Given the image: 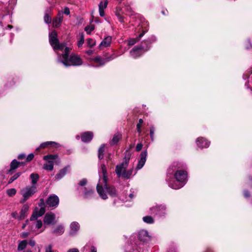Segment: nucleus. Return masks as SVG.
<instances>
[{"label": "nucleus", "instance_id": "obj_18", "mask_svg": "<svg viewBox=\"0 0 252 252\" xmlns=\"http://www.w3.org/2000/svg\"><path fill=\"white\" fill-rule=\"evenodd\" d=\"M55 219V215L52 213H47L44 218V222L46 224H51L53 223Z\"/></svg>", "mask_w": 252, "mask_h": 252}, {"label": "nucleus", "instance_id": "obj_53", "mask_svg": "<svg viewBox=\"0 0 252 252\" xmlns=\"http://www.w3.org/2000/svg\"><path fill=\"white\" fill-rule=\"evenodd\" d=\"M23 198L20 200V203L21 204H23L27 200L29 199L28 198H27V197L25 196H22Z\"/></svg>", "mask_w": 252, "mask_h": 252}, {"label": "nucleus", "instance_id": "obj_2", "mask_svg": "<svg viewBox=\"0 0 252 252\" xmlns=\"http://www.w3.org/2000/svg\"><path fill=\"white\" fill-rule=\"evenodd\" d=\"M99 179L97 184L96 190L100 197L103 199H106L108 197L104 192L103 187L106 190L108 193L112 197H116L118 195L117 191L113 186H108L107 172L106 165L104 164L101 165V170L99 171Z\"/></svg>", "mask_w": 252, "mask_h": 252}, {"label": "nucleus", "instance_id": "obj_17", "mask_svg": "<svg viewBox=\"0 0 252 252\" xmlns=\"http://www.w3.org/2000/svg\"><path fill=\"white\" fill-rule=\"evenodd\" d=\"M197 146L200 148H208L210 142L203 137H199L196 140Z\"/></svg>", "mask_w": 252, "mask_h": 252}, {"label": "nucleus", "instance_id": "obj_54", "mask_svg": "<svg viewBox=\"0 0 252 252\" xmlns=\"http://www.w3.org/2000/svg\"><path fill=\"white\" fill-rule=\"evenodd\" d=\"M56 18H58L59 19L63 20V12L59 11Z\"/></svg>", "mask_w": 252, "mask_h": 252}, {"label": "nucleus", "instance_id": "obj_14", "mask_svg": "<svg viewBox=\"0 0 252 252\" xmlns=\"http://www.w3.org/2000/svg\"><path fill=\"white\" fill-rule=\"evenodd\" d=\"M45 212L44 207H41L39 210L35 209L33 211L32 215L30 218L31 221L36 220L38 218L42 216Z\"/></svg>", "mask_w": 252, "mask_h": 252}, {"label": "nucleus", "instance_id": "obj_32", "mask_svg": "<svg viewBox=\"0 0 252 252\" xmlns=\"http://www.w3.org/2000/svg\"><path fill=\"white\" fill-rule=\"evenodd\" d=\"M142 219L144 222L148 223V224H152L154 222V220L151 216H145Z\"/></svg>", "mask_w": 252, "mask_h": 252}, {"label": "nucleus", "instance_id": "obj_36", "mask_svg": "<svg viewBox=\"0 0 252 252\" xmlns=\"http://www.w3.org/2000/svg\"><path fill=\"white\" fill-rule=\"evenodd\" d=\"M108 1L105 0L104 2L101 1L99 4V9L104 10L107 6Z\"/></svg>", "mask_w": 252, "mask_h": 252}, {"label": "nucleus", "instance_id": "obj_13", "mask_svg": "<svg viewBox=\"0 0 252 252\" xmlns=\"http://www.w3.org/2000/svg\"><path fill=\"white\" fill-rule=\"evenodd\" d=\"M147 156V151H144L141 152L140 154V158L138 160V162L136 168V170H138L141 169L144 165L146 161V158Z\"/></svg>", "mask_w": 252, "mask_h": 252}, {"label": "nucleus", "instance_id": "obj_7", "mask_svg": "<svg viewBox=\"0 0 252 252\" xmlns=\"http://www.w3.org/2000/svg\"><path fill=\"white\" fill-rule=\"evenodd\" d=\"M49 40L51 46L55 50H63L65 46L64 43H60L59 42L57 33L56 31H53L49 34Z\"/></svg>", "mask_w": 252, "mask_h": 252}, {"label": "nucleus", "instance_id": "obj_62", "mask_svg": "<svg viewBox=\"0 0 252 252\" xmlns=\"http://www.w3.org/2000/svg\"><path fill=\"white\" fill-rule=\"evenodd\" d=\"M44 204V199H40V203H39V206L40 207H43Z\"/></svg>", "mask_w": 252, "mask_h": 252}, {"label": "nucleus", "instance_id": "obj_57", "mask_svg": "<svg viewBox=\"0 0 252 252\" xmlns=\"http://www.w3.org/2000/svg\"><path fill=\"white\" fill-rule=\"evenodd\" d=\"M119 21L121 23L125 22V17L121 15L118 17Z\"/></svg>", "mask_w": 252, "mask_h": 252}, {"label": "nucleus", "instance_id": "obj_26", "mask_svg": "<svg viewBox=\"0 0 252 252\" xmlns=\"http://www.w3.org/2000/svg\"><path fill=\"white\" fill-rule=\"evenodd\" d=\"M19 162L16 159H14L12 161L10 164V168L8 170V173H10L12 170H15L19 166Z\"/></svg>", "mask_w": 252, "mask_h": 252}, {"label": "nucleus", "instance_id": "obj_61", "mask_svg": "<svg viewBox=\"0 0 252 252\" xmlns=\"http://www.w3.org/2000/svg\"><path fill=\"white\" fill-rule=\"evenodd\" d=\"M99 13L101 17H103L105 15L104 10L99 9Z\"/></svg>", "mask_w": 252, "mask_h": 252}, {"label": "nucleus", "instance_id": "obj_12", "mask_svg": "<svg viewBox=\"0 0 252 252\" xmlns=\"http://www.w3.org/2000/svg\"><path fill=\"white\" fill-rule=\"evenodd\" d=\"M46 203L49 207L55 208L59 205V198L55 194L50 195L46 200Z\"/></svg>", "mask_w": 252, "mask_h": 252}, {"label": "nucleus", "instance_id": "obj_8", "mask_svg": "<svg viewBox=\"0 0 252 252\" xmlns=\"http://www.w3.org/2000/svg\"><path fill=\"white\" fill-rule=\"evenodd\" d=\"M139 28L137 29V31L139 32H141L139 34V35L136 38H130L128 40V45L129 46H132L137 42L144 35V34L148 31V28L147 27V23H142L140 26H139Z\"/></svg>", "mask_w": 252, "mask_h": 252}, {"label": "nucleus", "instance_id": "obj_42", "mask_svg": "<svg viewBox=\"0 0 252 252\" xmlns=\"http://www.w3.org/2000/svg\"><path fill=\"white\" fill-rule=\"evenodd\" d=\"M87 43L88 46H89L90 47H93L95 44V42L94 41L93 39H92L91 38H88L87 39Z\"/></svg>", "mask_w": 252, "mask_h": 252}, {"label": "nucleus", "instance_id": "obj_22", "mask_svg": "<svg viewBox=\"0 0 252 252\" xmlns=\"http://www.w3.org/2000/svg\"><path fill=\"white\" fill-rule=\"evenodd\" d=\"M68 167H65L61 169L59 173L55 176L56 179L59 180L63 178L67 172Z\"/></svg>", "mask_w": 252, "mask_h": 252}, {"label": "nucleus", "instance_id": "obj_50", "mask_svg": "<svg viewBox=\"0 0 252 252\" xmlns=\"http://www.w3.org/2000/svg\"><path fill=\"white\" fill-rule=\"evenodd\" d=\"M143 147V145L141 143H138L136 146V151L137 152L140 151Z\"/></svg>", "mask_w": 252, "mask_h": 252}, {"label": "nucleus", "instance_id": "obj_23", "mask_svg": "<svg viewBox=\"0 0 252 252\" xmlns=\"http://www.w3.org/2000/svg\"><path fill=\"white\" fill-rule=\"evenodd\" d=\"M49 146L57 147L60 146V144L53 141H47L41 143L40 145V148L44 149Z\"/></svg>", "mask_w": 252, "mask_h": 252}, {"label": "nucleus", "instance_id": "obj_1", "mask_svg": "<svg viewBox=\"0 0 252 252\" xmlns=\"http://www.w3.org/2000/svg\"><path fill=\"white\" fill-rule=\"evenodd\" d=\"M183 167V164L175 162L168 168L166 181L170 188L178 189L184 187L186 184L187 172L185 170L180 169Z\"/></svg>", "mask_w": 252, "mask_h": 252}, {"label": "nucleus", "instance_id": "obj_11", "mask_svg": "<svg viewBox=\"0 0 252 252\" xmlns=\"http://www.w3.org/2000/svg\"><path fill=\"white\" fill-rule=\"evenodd\" d=\"M37 191V187L27 186L23 188L20 192L22 196H25L29 199Z\"/></svg>", "mask_w": 252, "mask_h": 252}, {"label": "nucleus", "instance_id": "obj_63", "mask_svg": "<svg viewBox=\"0 0 252 252\" xmlns=\"http://www.w3.org/2000/svg\"><path fill=\"white\" fill-rule=\"evenodd\" d=\"M29 235V233L28 232H23L21 234V236L22 238H26Z\"/></svg>", "mask_w": 252, "mask_h": 252}, {"label": "nucleus", "instance_id": "obj_5", "mask_svg": "<svg viewBox=\"0 0 252 252\" xmlns=\"http://www.w3.org/2000/svg\"><path fill=\"white\" fill-rule=\"evenodd\" d=\"M156 41V37L151 36L148 40L142 43L140 46L133 48L130 52V56L134 59L139 57L144 53L147 51L150 48V45Z\"/></svg>", "mask_w": 252, "mask_h": 252}, {"label": "nucleus", "instance_id": "obj_9", "mask_svg": "<svg viewBox=\"0 0 252 252\" xmlns=\"http://www.w3.org/2000/svg\"><path fill=\"white\" fill-rule=\"evenodd\" d=\"M151 213L158 217H165L166 213V207L164 205H156L150 208Z\"/></svg>", "mask_w": 252, "mask_h": 252}, {"label": "nucleus", "instance_id": "obj_51", "mask_svg": "<svg viewBox=\"0 0 252 252\" xmlns=\"http://www.w3.org/2000/svg\"><path fill=\"white\" fill-rule=\"evenodd\" d=\"M63 14H64L66 15H68L70 14V10H69V9L66 7H65V8L64 9V11L63 12Z\"/></svg>", "mask_w": 252, "mask_h": 252}, {"label": "nucleus", "instance_id": "obj_21", "mask_svg": "<svg viewBox=\"0 0 252 252\" xmlns=\"http://www.w3.org/2000/svg\"><path fill=\"white\" fill-rule=\"evenodd\" d=\"M29 209V206L28 204H24L21 210L20 215V218L22 220H24L25 218L27 217L28 215V212Z\"/></svg>", "mask_w": 252, "mask_h": 252}, {"label": "nucleus", "instance_id": "obj_6", "mask_svg": "<svg viewBox=\"0 0 252 252\" xmlns=\"http://www.w3.org/2000/svg\"><path fill=\"white\" fill-rule=\"evenodd\" d=\"M58 63H62L65 66H79L82 64V59L77 55H71L67 60H62L61 57H58Z\"/></svg>", "mask_w": 252, "mask_h": 252}, {"label": "nucleus", "instance_id": "obj_30", "mask_svg": "<svg viewBox=\"0 0 252 252\" xmlns=\"http://www.w3.org/2000/svg\"><path fill=\"white\" fill-rule=\"evenodd\" d=\"M69 48L67 47H66L64 49V53L62 55H59L58 57L61 56L62 60H67L68 57H69Z\"/></svg>", "mask_w": 252, "mask_h": 252}, {"label": "nucleus", "instance_id": "obj_4", "mask_svg": "<svg viewBox=\"0 0 252 252\" xmlns=\"http://www.w3.org/2000/svg\"><path fill=\"white\" fill-rule=\"evenodd\" d=\"M130 155L126 156L123 161L116 166L115 172L118 178L122 177L126 179H129L135 175L136 172L133 174L134 168L132 167L127 170L129 159Z\"/></svg>", "mask_w": 252, "mask_h": 252}, {"label": "nucleus", "instance_id": "obj_16", "mask_svg": "<svg viewBox=\"0 0 252 252\" xmlns=\"http://www.w3.org/2000/svg\"><path fill=\"white\" fill-rule=\"evenodd\" d=\"M78 189H80L82 191V195L84 198L86 199L91 198L94 194V191L93 190L87 189L85 187L81 188H78Z\"/></svg>", "mask_w": 252, "mask_h": 252}, {"label": "nucleus", "instance_id": "obj_20", "mask_svg": "<svg viewBox=\"0 0 252 252\" xmlns=\"http://www.w3.org/2000/svg\"><path fill=\"white\" fill-rule=\"evenodd\" d=\"M112 41V37L110 36L106 37L99 44V47L100 49L103 47H107L110 45Z\"/></svg>", "mask_w": 252, "mask_h": 252}, {"label": "nucleus", "instance_id": "obj_24", "mask_svg": "<svg viewBox=\"0 0 252 252\" xmlns=\"http://www.w3.org/2000/svg\"><path fill=\"white\" fill-rule=\"evenodd\" d=\"M30 178L31 179V186L37 187L36 184L39 179V175L37 173H32L30 175Z\"/></svg>", "mask_w": 252, "mask_h": 252}, {"label": "nucleus", "instance_id": "obj_48", "mask_svg": "<svg viewBox=\"0 0 252 252\" xmlns=\"http://www.w3.org/2000/svg\"><path fill=\"white\" fill-rule=\"evenodd\" d=\"M45 252H54L53 250L52 246L51 245H48L45 248Z\"/></svg>", "mask_w": 252, "mask_h": 252}, {"label": "nucleus", "instance_id": "obj_56", "mask_svg": "<svg viewBox=\"0 0 252 252\" xmlns=\"http://www.w3.org/2000/svg\"><path fill=\"white\" fill-rule=\"evenodd\" d=\"M115 15L117 17H119L120 16H121L122 15L120 9H118V8L117 9L116 12H115Z\"/></svg>", "mask_w": 252, "mask_h": 252}, {"label": "nucleus", "instance_id": "obj_55", "mask_svg": "<svg viewBox=\"0 0 252 252\" xmlns=\"http://www.w3.org/2000/svg\"><path fill=\"white\" fill-rule=\"evenodd\" d=\"M244 195L245 197L249 198L250 196V194L248 190H245L244 191Z\"/></svg>", "mask_w": 252, "mask_h": 252}, {"label": "nucleus", "instance_id": "obj_3", "mask_svg": "<svg viewBox=\"0 0 252 252\" xmlns=\"http://www.w3.org/2000/svg\"><path fill=\"white\" fill-rule=\"evenodd\" d=\"M138 240L132 241L128 243L125 247V252H143L144 243H147L151 240V236L147 231L141 230L138 234Z\"/></svg>", "mask_w": 252, "mask_h": 252}, {"label": "nucleus", "instance_id": "obj_37", "mask_svg": "<svg viewBox=\"0 0 252 252\" xmlns=\"http://www.w3.org/2000/svg\"><path fill=\"white\" fill-rule=\"evenodd\" d=\"M16 190L15 189L12 188L7 190L6 192L8 195L10 197L15 195L16 193Z\"/></svg>", "mask_w": 252, "mask_h": 252}, {"label": "nucleus", "instance_id": "obj_38", "mask_svg": "<svg viewBox=\"0 0 252 252\" xmlns=\"http://www.w3.org/2000/svg\"><path fill=\"white\" fill-rule=\"evenodd\" d=\"M21 174V172H18L14 174L13 176H12L9 181L8 184L12 183L13 182H14L15 180H16Z\"/></svg>", "mask_w": 252, "mask_h": 252}, {"label": "nucleus", "instance_id": "obj_47", "mask_svg": "<svg viewBox=\"0 0 252 252\" xmlns=\"http://www.w3.org/2000/svg\"><path fill=\"white\" fill-rule=\"evenodd\" d=\"M87 183V180L86 179H83L79 183V186L81 187L85 186Z\"/></svg>", "mask_w": 252, "mask_h": 252}, {"label": "nucleus", "instance_id": "obj_58", "mask_svg": "<svg viewBox=\"0 0 252 252\" xmlns=\"http://www.w3.org/2000/svg\"><path fill=\"white\" fill-rule=\"evenodd\" d=\"M67 252H79V250L76 248L70 249L67 251Z\"/></svg>", "mask_w": 252, "mask_h": 252}, {"label": "nucleus", "instance_id": "obj_35", "mask_svg": "<svg viewBox=\"0 0 252 252\" xmlns=\"http://www.w3.org/2000/svg\"><path fill=\"white\" fill-rule=\"evenodd\" d=\"M84 42V36L83 33H81L79 35V40L78 41V46H81Z\"/></svg>", "mask_w": 252, "mask_h": 252}, {"label": "nucleus", "instance_id": "obj_19", "mask_svg": "<svg viewBox=\"0 0 252 252\" xmlns=\"http://www.w3.org/2000/svg\"><path fill=\"white\" fill-rule=\"evenodd\" d=\"M93 133L91 131H86L81 134V140L83 142H90L93 138Z\"/></svg>", "mask_w": 252, "mask_h": 252}, {"label": "nucleus", "instance_id": "obj_39", "mask_svg": "<svg viewBox=\"0 0 252 252\" xmlns=\"http://www.w3.org/2000/svg\"><path fill=\"white\" fill-rule=\"evenodd\" d=\"M94 29V26L93 25H89L85 28V31L86 32L87 34H90L92 31Z\"/></svg>", "mask_w": 252, "mask_h": 252}, {"label": "nucleus", "instance_id": "obj_49", "mask_svg": "<svg viewBox=\"0 0 252 252\" xmlns=\"http://www.w3.org/2000/svg\"><path fill=\"white\" fill-rule=\"evenodd\" d=\"M34 158V155L33 154H29L26 158V160L27 161H31Z\"/></svg>", "mask_w": 252, "mask_h": 252}, {"label": "nucleus", "instance_id": "obj_28", "mask_svg": "<svg viewBox=\"0 0 252 252\" xmlns=\"http://www.w3.org/2000/svg\"><path fill=\"white\" fill-rule=\"evenodd\" d=\"M27 245V240H23L20 241L18 246L17 250L18 251H21L25 249Z\"/></svg>", "mask_w": 252, "mask_h": 252}, {"label": "nucleus", "instance_id": "obj_25", "mask_svg": "<svg viewBox=\"0 0 252 252\" xmlns=\"http://www.w3.org/2000/svg\"><path fill=\"white\" fill-rule=\"evenodd\" d=\"M64 231V227L62 225H59L54 230L53 232L59 235H62Z\"/></svg>", "mask_w": 252, "mask_h": 252}, {"label": "nucleus", "instance_id": "obj_45", "mask_svg": "<svg viewBox=\"0 0 252 252\" xmlns=\"http://www.w3.org/2000/svg\"><path fill=\"white\" fill-rule=\"evenodd\" d=\"M133 197H134V194L132 192H131L128 194V196H126L125 199H123V200H125L126 201H130L131 200H132L133 198Z\"/></svg>", "mask_w": 252, "mask_h": 252}, {"label": "nucleus", "instance_id": "obj_27", "mask_svg": "<svg viewBox=\"0 0 252 252\" xmlns=\"http://www.w3.org/2000/svg\"><path fill=\"white\" fill-rule=\"evenodd\" d=\"M105 145L102 144L99 147L98 151V157L99 159L103 158L104 153Z\"/></svg>", "mask_w": 252, "mask_h": 252}, {"label": "nucleus", "instance_id": "obj_64", "mask_svg": "<svg viewBox=\"0 0 252 252\" xmlns=\"http://www.w3.org/2000/svg\"><path fill=\"white\" fill-rule=\"evenodd\" d=\"M247 183H248L250 186L252 187V178L250 177Z\"/></svg>", "mask_w": 252, "mask_h": 252}, {"label": "nucleus", "instance_id": "obj_41", "mask_svg": "<svg viewBox=\"0 0 252 252\" xmlns=\"http://www.w3.org/2000/svg\"><path fill=\"white\" fill-rule=\"evenodd\" d=\"M143 122V120L142 119H140L139 120L138 123L137 124L136 129H137V132L139 133H140L141 132V125L142 124Z\"/></svg>", "mask_w": 252, "mask_h": 252}, {"label": "nucleus", "instance_id": "obj_40", "mask_svg": "<svg viewBox=\"0 0 252 252\" xmlns=\"http://www.w3.org/2000/svg\"><path fill=\"white\" fill-rule=\"evenodd\" d=\"M58 157L57 155H46L43 157V159L44 160H48V159H55Z\"/></svg>", "mask_w": 252, "mask_h": 252}, {"label": "nucleus", "instance_id": "obj_44", "mask_svg": "<svg viewBox=\"0 0 252 252\" xmlns=\"http://www.w3.org/2000/svg\"><path fill=\"white\" fill-rule=\"evenodd\" d=\"M11 216L13 218H14L15 219H17L18 220H22V219H21V218H20V214L19 215L17 212H13L11 214Z\"/></svg>", "mask_w": 252, "mask_h": 252}, {"label": "nucleus", "instance_id": "obj_46", "mask_svg": "<svg viewBox=\"0 0 252 252\" xmlns=\"http://www.w3.org/2000/svg\"><path fill=\"white\" fill-rule=\"evenodd\" d=\"M155 127L152 126L150 127V137L152 141L154 139Z\"/></svg>", "mask_w": 252, "mask_h": 252}, {"label": "nucleus", "instance_id": "obj_52", "mask_svg": "<svg viewBox=\"0 0 252 252\" xmlns=\"http://www.w3.org/2000/svg\"><path fill=\"white\" fill-rule=\"evenodd\" d=\"M113 158V156L111 153H109L107 157H106V160L107 161V162H108L109 161H111Z\"/></svg>", "mask_w": 252, "mask_h": 252}, {"label": "nucleus", "instance_id": "obj_59", "mask_svg": "<svg viewBox=\"0 0 252 252\" xmlns=\"http://www.w3.org/2000/svg\"><path fill=\"white\" fill-rule=\"evenodd\" d=\"M29 244L30 246L33 247L34 246H35V242L34 241V240H30L29 241Z\"/></svg>", "mask_w": 252, "mask_h": 252}, {"label": "nucleus", "instance_id": "obj_15", "mask_svg": "<svg viewBox=\"0 0 252 252\" xmlns=\"http://www.w3.org/2000/svg\"><path fill=\"white\" fill-rule=\"evenodd\" d=\"M69 235L72 236L76 235L80 229V225L77 221H73L70 224Z\"/></svg>", "mask_w": 252, "mask_h": 252}, {"label": "nucleus", "instance_id": "obj_43", "mask_svg": "<svg viewBox=\"0 0 252 252\" xmlns=\"http://www.w3.org/2000/svg\"><path fill=\"white\" fill-rule=\"evenodd\" d=\"M35 228L36 229H39L42 225V222L41 220H37L34 222Z\"/></svg>", "mask_w": 252, "mask_h": 252}, {"label": "nucleus", "instance_id": "obj_33", "mask_svg": "<svg viewBox=\"0 0 252 252\" xmlns=\"http://www.w3.org/2000/svg\"><path fill=\"white\" fill-rule=\"evenodd\" d=\"M63 20L59 19L58 18H55L53 20V25L55 28H58L61 25Z\"/></svg>", "mask_w": 252, "mask_h": 252}, {"label": "nucleus", "instance_id": "obj_31", "mask_svg": "<svg viewBox=\"0 0 252 252\" xmlns=\"http://www.w3.org/2000/svg\"><path fill=\"white\" fill-rule=\"evenodd\" d=\"M50 9H47L44 17V21L47 24H50L52 21L51 17L48 12H49Z\"/></svg>", "mask_w": 252, "mask_h": 252}, {"label": "nucleus", "instance_id": "obj_10", "mask_svg": "<svg viewBox=\"0 0 252 252\" xmlns=\"http://www.w3.org/2000/svg\"><path fill=\"white\" fill-rule=\"evenodd\" d=\"M118 56L115 54H112L110 56L106 57L105 58H102L100 56H97L92 59V61H93L96 63H99V65L97 66H94V65H89L90 66H92L93 67H98L100 66H102L104 65L106 63L115 59Z\"/></svg>", "mask_w": 252, "mask_h": 252}, {"label": "nucleus", "instance_id": "obj_29", "mask_svg": "<svg viewBox=\"0 0 252 252\" xmlns=\"http://www.w3.org/2000/svg\"><path fill=\"white\" fill-rule=\"evenodd\" d=\"M54 168V163L52 161H48V162L44 165L43 169L52 171Z\"/></svg>", "mask_w": 252, "mask_h": 252}, {"label": "nucleus", "instance_id": "obj_60", "mask_svg": "<svg viewBox=\"0 0 252 252\" xmlns=\"http://www.w3.org/2000/svg\"><path fill=\"white\" fill-rule=\"evenodd\" d=\"M26 157V155L24 154H21L18 156V158L19 159H24Z\"/></svg>", "mask_w": 252, "mask_h": 252}, {"label": "nucleus", "instance_id": "obj_34", "mask_svg": "<svg viewBox=\"0 0 252 252\" xmlns=\"http://www.w3.org/2000/svg\"><path fill=\"white\" fill-rule=\"evenodd\" d=\"M121 136L118 134H115L111 140L110 143L111 145H115L117 143V142L119 141V139H120Z\"/></svg>", "mask_w": 252, "mask_h": 252}]
</instances>
